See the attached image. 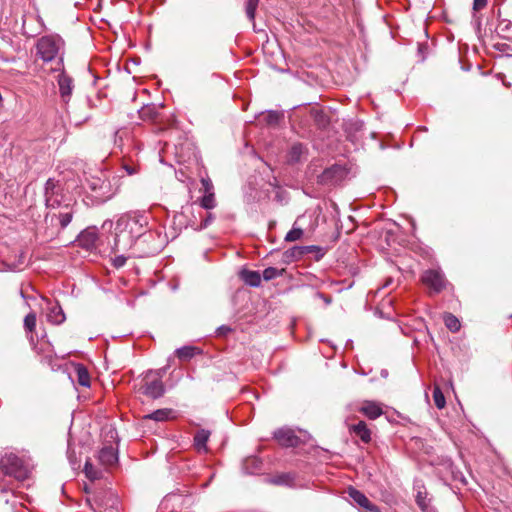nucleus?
Segmentation results:
<instances>
[{
	"label": "nucleus",
	"instance_id": "obj_1",
	"mask_svg": "<svg viewBox=\"0 0 512 512\" xmlns=\"http://www.w3.org/2000/svg\"><path fill=\"white\" fill-rule=\"evenodd\" d=\"M86 184L98 203L108 201L118 190V186L112 184L103 172H100L99 175H92L86 178Z\"/></svg>",
	"mask_w": 512,
	"mask_h": 512
},
{
	"label": "nucleus",
	"instance_id": "obj_2",
	"mask_svg": "<svg viewBox=\"0 0 512 512\" xmlns=\"http://www.w3.org/2000/svg\"><path fill=\"white\" fill-rule=\"evenodd\" d=\"M160 236L145 227L143 233L136 239L135 251L129 253V256L149 257L156 255L161 250Z\"/></svg>",
	"mask_w": 512,
	"mask_h": 512
},
{
	"label": "nucleus",
	"instance_id": "obj_3",
	"mask_svg": "<svg viewBox=\"0 0 512 512\" xmlns=\"http://www.w3.org/2000/svg\"><path fill=\"white\" fill-rule=\"evenodd\" d=\"M0 471L18 481H24L29 476V470L23 460L12 452L0 455Z\"/></svg>",
	"mask_w": 512,
	"mask_h": 512
},
{
	"label": "nucleus",
	"instance_id": "obj_4",
	"mask_svg": "<svg viewBox=\"0 0 512 512\" xmlns=\"http://www.w3.org/2000/svg\"><path fill=\"white\" fill-rule=\"evenodd\" d=\"M161 370L148 371L140 381L137 391L151 399H158L165 393V386L162 381Z\"/></svg>",
	"mask_w": 512,
	"mask_h": 512
},
{
	"label": "nucleus",
	"instance_id": "obj_5",
	"mask_svg": "<svg viewBox=\"0 0 512 512\" xmlns=\"http://www.w3.org/2000/svg\"><path fill=\"white\" fill-rule=\"evenodd\" d=\"M116 226L117 229L137 239L143 233V229L148 226V217L137 212L126 213L118 218Z\"/></svg>",
	"mask_w": 512,
	"mask_h": 512
},
{
	"label": "nucleus",
	"instance_id": "obj_6",
	"mask_svg": "<svg viewBox=\"0 0 512 512\" xmlns=\"http://www.w3.org/2000/svg\"><path fill=\"white\" fill-rule=\"evenodd\" d=\"M63 45L64 42L62 38L59 36H43L37 41V55L44 62H51L59 56L60 51L63 48Z\"/></svg>",
	"mask_w": 512,
	"mask_h": 512
},
{
	"label": "nucleus",
	"instance_id": "obj_7",
	"mask_svg": "<svg viewBox=\"0 0 512 512\" xmlns=\"http://www.w3.org/2000/svg\"><path fill=\"white\" fill-rule=\"evenodd\" d=\"M348 175V170L340 164L332 165L326 168L319 175V182L323 185L335 186L341 183Z\"/></svg>",
	"mask_w": 512,
	"mask_h": 512
},
{
	"label": "nucleus",
	"instance_id": "obj_8",
	"mask_svg": "<svg viewBox=\"0 0 512 512\" xmlns=\"http://www.w3.org/2000/svg\"><path fill=\"white\" fill-rule=\"evenodd\" d=\"M421 280L434 293H440L446 286L444 274L437 269L426 270L422 274Z\"/></svg>",
	"mask_w": 512,
	"mask_h": 512
},
{
	"label": "nucleus",
	"instance_id": "obj_9",
	"mask_svg": "<svg viewBox=\"0 0 512 512\" xmlns=\"http://www.w3.org/2000/svg\"><path fill=\"white\" fill-rule=\"evenodd\" d=\"M60 184L58 181L49 178L44 187L45 204L47 208H57L61 204Z\"/></svg>",
	"mask_w": 512,
	"mask_h": 512
},
{
	"label": "nucleus",
	"instance_id": "obj_10",
	"mask_svg": "<svg viewBox=\"0 0 512 512\" xmlns=\"http://www.w3.org/2000/svg\"><path fill=\"white\" fill-rule=\"evenodd\" d=\"M114 252H133L136 249V239L130 234L117 229L115 225V239L112 247Z\"/></svg>",
	"mask_w": 512,
	"mask_h": 512
},
{
	"label": "nucleus",
	"instance_id": "obj_11",
	"mask_svg": "<svg viewBox=\"0 0 512 512\" xmlns=\"http://www.w3.org/2000/svg\"><path fill=\"white\" fill-rule=\"evenodd\" d=\"M274 438L278 443L285 447H296L300 443V438L290 428H280L274 432Z\"/></svg>",
	"mask_w": 512,
	"mask_h": 512
},
{
	"label": "nucleus",
	"instance_id": "obj_12",
	"mask_svg": "<svg viewBox=\"0 0 512 512\" xmlns=\"http://www.w3.org/2000/svg\"><path fill=\"white\" fill-rule=\"evenodd\" d=\"M97 241L98 231L95 227L86 228L79 234L77 239L79 246L86 250H92L96 248Z\"/></svg>",
	"mask_w": 512,
	"mask_h": 512
},
{
	"label": "nucleus",
	"instance_id": "obj_13",
	"mask_svg": "<svg viewBox=\"0 0 512 512\" xmlns=\"http://www.w3.org/2000/svg\"><path fill=\"white\" fill-rule=\"evenodd\" d=\"M349 497L360 507L365 509L367 512H380V508L373 504L362 492L350 487L348 489Z\"/></svg>",
	"mask_w": 512,
	"mask_h": 512
},
{
	"label": "nucleus",
	"instance_id": "obj_14",
	"mask_svg": "<svg viewBox=\"0 0 512 512\" xmlns=\"http://www.w3.org/2000/svg\"><path fill=\"white\" fill-rule=\"evenodd\" d=\"M57 82L62 101L68 103L71 99L74 88L73 79L65 72H62L58 75Z\"/></svg>",
	"mask_w": 512,
	"mask_h": 512
},
{
	"label": "nucleus",
	"instance_id": "obj_15",
	"mask_svg": "<svg viewBox=\"0 0 512 512\" xmlns=\"http://www.w3.org/2000/svg\"><path fill=\"white\" fill-rule=\"evenodd\" d=\"M349 430L355 437L360 438L364 443H369L371 441V431L364 421H359L358 423L351 425Z\"/></svg>",
	"mask_w": 512,
	"mask_h": 512
},
{
	"label": "nucleus",
	"instance_id": "obj_16",
	"mask_svg": "<svg viewBox=\"0 0 512 512\" xmlns=\"http://www.w3.org/2000/svg\"><path fill=\"white\" fill-rule=\"evenodd\" d=\"M98 460L104 466H111L118 460L117 453L113 447L105 446L99 451Z\"/></svg>",
	"mask_w": 512,
	"mask_h": 512
},
{
	"label": "nucleus",
	"instance_id": "obj_17",
	"mask_svg": "<svg viewBox=\"0 0 512 512\" xmlns=\"http://www.w3.org/2000/svg\"><path fill=\"white\" fill-rule=\"evenodd\" d=\"M360 412H362L369 419L374 420L382 415L383 410L378 403L373 401H365L360 408Z\"/></svg>",
	"mask_w": 512,
	"mask_h": 512
},
{
	"label": "nucleus",
	"instance_id": "obj_18",
	"mask_svg": "<svg viewBox=\"0 0 512 512\" xmlns=\"http://www.w3.org/2000/svg\"><path fill=\"white\" fill-rule=\"evenodd\" d=\"M49 304L50 307L47 313V320L53 324H62L65 321L66 317L61 306L58 305V303Z\"/></svg>",
	"mask_w": 512,
	"mask_h": 512
},
{
	"label": "nucleus",
	"instance_id": "obj_19",
	"mask_svg": "<svg viewBox=\"0 0 512 512\" xmlns=\"http://www.w3.org/2000/svg\"><path fill=\"white\" fill-rule=\"evenodd\" d=\"M240 278L251 287H258L261 284V275L258 271L243 269L240 271Z\"/></svg>",
	"mask_w": 512,
	"mask_h": 512
},
{
	"label": "nucleus",
	"instance_id": "obj_20",
	"mask_svg": "<svg viewBox=\"0 0 512 512\" xmlns=\"http://www.w3.org/2000/svg\"><path fill=\"white\" fill-rule=\"evenodd\" d=\"M242 468L247 474H255L262 469V461L256 456L247 457L243 461Z\"/></svg>",
	"mask_w": 512,
	"mask_h": 512
},
{
	"label": "nucleus",
	"instance_id": "obj_21",
	"mask_svg": "<svg viewBox=\"0 0 512 512\" xmlns=\"http://www.w3.org/2000/svg\"><path fill=\"white\" fill-rule=\"evenodd\" d=\"M75 373L79 385L83 387L90 386V375L87 368L83 364L78 363L75 365Z\"/></svg>",
	"mask_w": 512,
	"mask_h": 512
},
{
	"label": "nucleus",
	"instance_id": "obj_22",
	"mask_svg": "<svg viewBox=\"0 0 512 512\" xmlns=\"http://www.w3.org/2000/svg\"><path fill=\"white\" fill-rule=\"evenodd\" d=\"M139 116L144 121H155L158 116V109L155 105L143 106L139 111Z\"/></svg>",
	"mask_w": 512,
	"mask_h": 512
},
{
	"label": "nucleus",
	"instance_id": "obj_23",
	"mask_svg": "<svg viewBox=\"0 0 512 512\" xmlns=\"http://www.w3.org/2000/svg\"><path fill=\"white\" fill-rule=\"evenodd\" d=\"M295 475L293 473H281L270 479V483L275 485L293 486Z\"/></svg>",
	"mask_w": 512,
	"mask_h": 512
},
{
	"label": "nucleus",
	"instance_id": "obj_24",
	"mask_svg": "<svg viewBox=\"0 0 512 512\" xmlns=\"http://www.w3.org/2000/svg\"><path fill=\"white\" fill-rule=\"evenodd\" d=\"M305 146L301 143L293 144L288 153L289 162H298L305 153Z\"/></svg>",
	"mask_w": 512,
	"mask_h": 512
},
{
	"label": "nucleus",
	"instance_id": "obj_25",
	"mask_svg": "<svg viewBox=\"0 0 512 512\" xmlns=\"http://www.w3.org/2000/svg\"><path fill=\"white\" fill-rule=\"evenodd\" d=\"M210 433L207 430H199L194 436V445L200 451H206V444L209 439Z\"/></svg>",
	"mask_w": 512,
	"mask_h": 512
},
{
	"label": "nucleus",
	"instance_id": "obj_26",
	"mask_svg": "<svg viewBox=\"0 0 512 512\" xmlns=\"http://www.w3.org/2000/svg\"><path fill=\"white\" fill-rule=\"evenodd\" d=\"M443 320L445 323V326L451 331V332H457L460 330L461 324L459 319L451 314V313H445L443 316Z\"/></svg>",
	"mask_w": 512,
	"mask_h": 512
},
{
	"label": "nucleus",
	"instance_id": "obj_27",
	"mask_svg": "<svg viewBox=\"0 0 512 512\" xmlns=\"http://www.w3.org/2000/svg\"><path fill=\"white\" fill-rule=\"evenodd\" d=\"M200 207L206 210H211L216 207V199L214 191H209L200 199Z\"/></svg>",
	"mask_w": 512,
	"mask_h": 512
},
{
	"label": "nucleus",
	"instance_id": "obj_28",
	"mask_svg": "<svg viewBox=\"0 0 512 512\" xmlns=\"http://www.w3.org/2000/svg\"><path fill=\"white\" fill-rule=\"evenodd\" d=\"M197 352V348L193 346H183L176 350V355L180 360H189Z\"/></svg>",
	"mask_w": 512,
	"mask_h": 512
},
{
	"label": "nucleus",
	"instance_id": "obj_29",
	"mask_svg": "<svg viewBox=\"0 0 512 512\" xmlns=\"http://www.w3.org/2000/svg\"><path fill=\"white\" fill-rule=\"evenodd\" d=\"M172 413L171 409H158L151 414L145 416L147 419L155 420V421H165L169 418Z\"/></svg>",
	"mask_w": 512,
	"mask_h": 512
},
{
	"label": "nucleus",
	"instance_id": "obj_30",
	"mask_svg": "<svg viewBox=\"0 0 512 512\" xmlns=\"http://www.w3.org/2000/svg\"><path fill=\"white\" fill-rule=\"evenodd\" d=\"M416 503L423 512H429L430 505H429V500L427 499V494L425 491H422V490L417 491Z\"/></svg>",
	"mask_w": 512,
	"mask_h": 512
},
{
	"label": "nucleus",
	"instance_id": "obj_31",
	"mask_svg": "<svg viewBox=\"0 0 512 512\" xmlns=\"http://www.w3.org/2000/svg\"><path fill=\"white\" fill-rule=\"evenodd\" d=\"M74 211L72 208L65 207L64 211H61L58 215L61 228H66L72 221Z\"/></svg>",
	"mask_w": 512,
	"mask_h": 512
},
{
	"label": "nucleus",
	"instance_id": "obj_32",
	"mask_svg": "<svg viewBox=\"0 0 512 512\" xmlns=\"http://www.w3.org/2000/svg\"><path fill=\"white\" fill-rule=\"evenodd\" d=\"M259 0H247L246 1V15L248 19L253 23V28L255 29V13L258 7Z\"/></svg>",
	"mask_w": 512,
	"mask_h": 512
},
{
	"label": "nucleus",
	"instance_id": "obj_33",
	"mask_svg": "<svg viewBox=\"0 0 512 512\" xmlns=\"http://www.w3.org/2000/svg\"><path fill=\"white\" fill-rule=\"evenodd\" d=\"M298 220L295 221L293 228L286 234L285 241L294 242L303 236V230L299 227H296Z\"/></svg>",
	"mask_w": 512,
	"mask_h": 512
},
{
	"label": "nucleus",
	"instance_id": "obj_34",
	"mask_svg": "<svg viewBox=\"0 0 512 512\" xmlns=\"http://www.w3.org/2000/svg\"><path fill=\"white\" fill-rule=\"evenodd\" d=\"M433 400H434L435 406L438 409H442L445 407V404H446L445 397L439 387H435L433 390Z\"/></svg>",
	"mask_w": 512,
	"mask_h": 512
},
{
	"label": "nucleus",
	"instance_id": "obj_35",
	"mask_svg": "<svg viewBox=\"0 0 512 512\" xmlns=\"http://www.w3.org/2000/svg\"><path fill=\"white\" fill-rule=\"evenodd\" d=\"M24 327L27 331L32 332L36 327V314L31 312L24 318Z\"/></svg>",
	"mask_w": 512,
	"mask_h": 512
},
{
	"label": "nucleus",
	"instance_id": "obj_36",
	"mask_svg": "<svg viewBox=\"0 0 512 512\" xmlns=\"http://www.w3.org/2000/svg\"><path fill=\"white\" fill-rule=\"evenodd\" d=\"M84 472L86 476L91 480H95L100 477V473L94 468V466L89 461H86L85 463Z\"/></svg>",
	"mask_w": 512,
	"mask_h": 512
},
{
	"label": "nucleus",
	"instance_id": "obj_37",
	"mask_svg": "<svg viewBox=\"0 0 512 512\" xmlns=\"http://www.w3.org/2000/svg\"><path fill=\"white\" fill-rule=\"evenodd\" d=\"M280 275H281V270H278L275 267H268V268L264 269V271H263V278L266 281L275 279L276 277H278Z\"/></svg>",
	"mask_w": 512,
	"mask_h": 512
},
{
	"label": "nucleus",
	"instance_id": "obj_38",
	"mask_svg": "<svg viewBox=\"0 0 512 512\" xmlns=\"http://www.w3.org/2000/svg\"><path fill=\"white\" fill-rule=\"evenodd\" d=\"M215 219V216L211 212H207L205 218L201 221L200 225L195 228V230H203L206 229Z\"/></svg>",
	"mask_w": 512,
	"mask_h": 512
},
{
	"label": "nucleus",
	"instance_id": "obj_39",
	"mask_svg": "<svg viewBox=\"0 0 512 512\" xmlns=\"http://www.w3.org/2000/svg\"><path fill=\"white\" fill-rule=\"evenodd\" d=\"M131 256H129V254L127 256L125 255H117L115 256L113 259H112V265L115 267V268H121L125 265L126 261L128 258H130Z\"/></svg>",
	"mask_w": 512,
	"mask_h": 512
},
{
	"label": "nucleus",
	"instance_id": "obj_40",
	"mask_svg": "<svg viewBox=\"0 0 512 512\" xmlns=\"http://www.w3.org/2000/svg\"><path fill=\"white\" fill-rule=\"evenodd\" d=\"M281 115L278 112L275 111H269L267 115L265 116V120L268 124L274 125L277 124L280 120Z\"/></svg>",
	"mask_w": 512,
	"mask_h": 512
},
{
	"label": "nucleus",
	"instance_id": "obj_41",
	"mask_svg": "<svg viewBox=\"0 0 512 512\" xmlns=\"http://www.w3.org/2000/svg\"><path fill=\"white\" fill-rule=\"evenodd\" d=\"M306 250H307V247L295 246L291 250L287 251L286 253L290 252L292 257L299 258L306 252Z\"/></svg>",
	"mask_w": 512,
	"mask_h": 512
},
{
	"label": "nucleus",
	"instance_id": "obj_42",
	"mask_svg": "<svg viewBox=\"0 0 512 512\" xmlns=\"http://www.w3.org/2000/svg\"><path fill=\"white\" fill-rule=\"evenodd\" d=\"M487 5V0H474L473 1V11L477 12L484 9Z\"/></svg>",
	"mask_w": 512,
	"mask_h": 512
},
{
	"label": "nucleus",
	"instance_id": "obj_43",
	"mask_svg": "<svg viewBox=\"0 0 512 512\" xmlns=\"http://www.w3.org/2000/svg\"><path fill=\"white\" fill-rule=\"evenodd\" d=\"M123 169L127 172L128 175H135L138 173V167L136 165L124 163Z\"/></svg>",
	"mask_w": 512,
	"mask_h": 512
},
{
	"label": "nucleus",
	"instance_id": "obj_44",
	"mask_svg": "<svg viewBox=\"0 0 512 512\" xmlns=\"http://www.w3.org/2000/svg\"><path fill=\"white\" fill-rule=\"evenodd\" d=\"M201 183L204 188L205 194L209 193V191H213V185L209 179H202Z\"/></svg>",
	"mask_w": 512,
	"mask_h": 512
},
{
	"label": "nucleus",
	"instance_id": "obj_45",
	"mask_svg": "<svg viewBox=\"0 0 512 512\" xmlns=\"http://www.w3.org/2000/svg\"><path fill=\"white\" fill-rule=\"evenodd\" d=\"M217 331H218L219 335H226L227 333L231 332V328L228 327V326L223 325V326H220L217 329Z\"/></svg>",
	"mask_w": 512,
	"mask_h": 512
},
{
	"label": "nucleus",
	"instance_id": "obj_46",
	"mask_svg": "<svg viewBox=\"0 0 512 512\" xmlns=\"http://www.w3.org/2000/svg\"><path fill=\"white\" fill-rule=\"evenodd\" d=\"M68 458H69V460H70L72 465L76 464V462L73 460L74 455H72V453L70 451H68Z\"/></svg>",
	"mask_w": 512,
	"mask_h": 512
},
{
	"label": "nucleus",
	"instance_id": "obj_47",
	"mask_svg": "<svg viewBox=\"0 0 512 512\" xmlns=\"http://www.w3.org/2000/svg\"><path fill=\"white\" fill-rule=\"evenodd\" d=\"M423 48H424V45L419 44V46H418V50H419V52H424V49H423Z\"/></svg>",
	"mask_w": 512,
	"mask_h": 512
},
{
	"label": "nucleus",
	"instance_id": "obj_48",
	"mask_svg": "<svg viewBox=\"0 0 512 512\" xmlns=\"http://www.w3.org/2000/svg\"><path fill=\"white\" fill-rule=\"evenodd\" d=\"M423 48H424V45L419 44V46H418V50H419V52H424V49H423Z\"/></svg>",
	"mask_w": 512,
	"mask_h": 512
}]
</instances>
